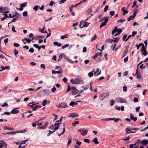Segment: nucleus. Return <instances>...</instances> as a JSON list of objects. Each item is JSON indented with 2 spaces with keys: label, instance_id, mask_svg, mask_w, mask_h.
<instances>
[{
  "label": "nucleus",
  "instance_id": "8",
  "mask_svg": "<svg viewBox=\"0 0 148 148\" xmlns=\"http://www.w3.org/2000/svg\"><path fill=\"white\" fill-rule=\"evenodd\" d=\"M71 90L72 91V94L73 95H75L79 94V90L76 89L75 87H73L71 88Z\"/></svg>",
  "mask_w": 148,
  "mask_h": 148
},
{
  "label": "nucleus",
  "instance_id": "24",
  "mask_svg": "<svg viewBox=\"0 0 148 148\" xmlns=\"http://www.w3.org/2000/svg\"><path fill=\"white\" fill-rule=\"evenodd\" d=\"M118 31V29L117 28V27H115L114 28V30H113L112 32V35H113L116 32H117Z\"/></svg>",
  "mask_w": 148,
  "mask_h": 148
},
{
  "label": "nucleus",
  "instance_id": "13",
  "mask_svg": "<svg viewBox=\"0 0 148 148\" xmlns=\"http://www.w3.org/2000/svg\"><path fill=\"white\" fill-rule=\"evenodd\" d=\"M49 123L48 122H47L44 125H43L41 127H38V129H45L47 126L48 125V124Z\"/></svg>",
  "mask_w": 148,
  "mask_h": 148
},
{
  "label": "nucleus",
  "instance_id": "47",
  "mask_svg": "<svg viewBox=\"0 0 148 148\" xmlns=\"http://www.w3.org/2000/svg\"><path fill=\"white\" fill-rule=\"evenodd\" d=\"M130 136H128L127 137H126L125 138L123 139H122L124 141H128L130 140Z\"/></svg>",
  "mask_w": 148,
  "mask_h": 148
},
{
  "label": "nucleus",
  "instance_id": "32",
  "mask_svg": "<svg viewBox=\"0 0 148 148\" xmlns=\"http://www.w3.org/2000/svg\"><path fill=\"white\" fill-rule=\"evenodd\" d=\"M134 18V17L132 15H131L128 18L127 21H130V20H133Z\"/></svg>",
  "mask_w": 148,
  "mask_h": 148
},
{
  "label": "nucleus",
  "instance_id": "46",
  "mask_svg": "<svg viewBox=\"0 0 148 148\" xmlns=\"http://www.w3.org/2000/svg\"><path fill=\"white\" fill-rule=\"evenodd\" d=\"M16 132H8L6 133L7 134H12L14 135L16 134Z\"/></svg>",
  "mask_w": 148,
  "mask_h": 148
},
{
  "label": "nucleus",
  "instance_id": "26",
  "mask_svg": "<svg viewBox=\"0 0 148 148\" xmlns=\"http://www.w3.org/2000/svg\"><path fill=\"white\" fill-rule=\"evenodd\" d=\"M90 23H88V22L85 21V22L83 23V25L84 27H86L89 25Z\"/></svg>",
  "mask_w": 148,
  "mask_h": 148
},
{
  "label": "nucleus",
  "instance_id": "55",
  "mask_svg": "<svg viewBox=\"0 0 148 148\" xmlns=\"http://www.w3.org/2000/svg\"><path fill=\"white\" fill-rule=\"evenodd\" d=\"M146 48H145L144 45L142 46V49L141 50V52H143L144 50H145Z\"/></svg>",
  "mask_w": 148,
  "mask_h": 148
},
{
  "label": "nucleus",
  "instance_id": "53",
  "mask_svg": "<svg viewBox=\"0 0 148 148\" xmlns=\"http://www.w3.org/2000/svg\"><path fill=\"white\" fill-rule=\"evenodd\" d=\"M53 4H55V3L53 1H51V2H50V3L49 4V5L50 6H52L53 5Z\"/></svg>",
  "mask_w": 148,
  "mask_h": 148
},
{
  "label": "nucleus",
  "instance_id": "9",
  "mask_svg": "<svg viewBox=\"0 0 148 148\" xmlns=\"http://www.w3.org/2000/svg\"><path fill=\"white\" fill-rule=\"evenodd\" d=\"M62 54V58L66 60L71 63H73V62H74V61H72L66 55L63 53Z\"/></svg>",
  "mask_w": 148,
  "mask_h": 148
},
{
  "label": "nucleus",
  "instance_id": "34",
  "mask_svg": "<svg viewBox=\"0 0 148 148\" xmlns=\"http://www.w3.org/2000/svg\"><path fill=\"white\" fill-rule=\"evenodd\" d=\"M125 130L126 131V133L129 134L130 133V127H127L126 128Z\"/></svg>",
  "mask_w": 148,
  "mask_h": 148
},
{
  "label": "nucleus",
  "instance_id": "40",
  "mask_svg": "<svg viewBox=\"0 0 148 148\" xmlns=\"http://www.w3.org/2000/svg\"><path fill=\"white\" fill-rule=\"evenodd\" d=\"M97 38V36L96 34H95L94 36L92 37L91 39V41H92L95 40Z\"/></svg>",
  "mask_w": 148,
  "mask_h": 148
},
{
  "label": "nucleus",
  "instance_id": "41",
  "mask_svg": "<svg viewBox=\"0 0 148 148\" xmlns=\"http://www.w3.org/2000/svg\"><path fill=\"white\" fill-rule=\"evenodd\" d=\"M62 58V54H60L59 55L58 58V62H60Z\"/></svg>",
  "mask_w": 148,
  "mask_h": 148
},
{
  "label": "nucleus",
  "instance_id": "28",
  "mask_svg": "<svg viewBox=\"0 0 148 148\" xmlns=\"http://www.w3.org/2000/svg\"><path fill=\"white\" fill-rule=\"evenodd\" d=\"M17 18L18 17H17L16 18H13L12 21H10L9 23H8V25L10 23H11L12 22H14L15 21H16L17 20Z\"/></svg>",
  "mask_w": 148,
  "mask_h": 148
},
{
  "label": "nucleus",
  "instance_id": "3",
  "mask_svg": "<svg viewBox=\"0 0 148 148\" xmlns=\"http://www.w3.org/2000/svg\"><path fill=\"white\" fill-rule=\"evenodd\" d=\"M116 100L117 102L120 103H126L127 101L125 99H123L120 97L116 98Z\"/></svg>",
  "mask_w": 148,
  "mask_h": 148
},
{
  "label": "nucleus",
  "instance_id": "60",
  "mask_svg": "<svg viewBox=\"0 0 148 148\" xmlns=\"http://www.w3.org/2000/svg\"><path fill=\"white\" fill-rule=\"evenodd\" d=\"M108 7H109L108 5L106 6L105 7L104 9V12H106V11H107L108 10Z\"/></svg>",
  "mask_w": 148,
  "mask_h": 148
},
{
  "label": "nucleus",
  "instance_id": "63",
  "mask_svg": "<svg viewBox=\"0 0 148 148\" xmlns=\"http://www.w3.org/2000/svg\"><path fill=\"white\" fill-rule=\"evenodd\" d=\"M56 90V88L55 87H53L51 89V91L53 92H55Z\"/></svg>",
  "mask_w": 148,
  "mask_h": 148
},
{
  "label": "nucleus",
  "instance_id": "15",
  "mask_svg": "<svg viewBox=\"0 0 148 148\" xmlns=\"http://www.w3.org/2000/svg\"><path fill=\"white\" fill-rule=\"evenodd\" d=\"M142 145L147 146L148 144V140H142L140 142Z\"/></svg>",
  "mask_w": 148,
  "mask_h": 148
},
{
  "label": "nucleus",
  "instance_id": "29",
  "mask_svg": "<svg viewBox=\"0 0 148 148\" xmlns=\"http://www.w3.org/2000/svg\"><path fill=\"white\" fill-rule=\"evenodd\" d=\"M27 4V2L23 3L21 4L20 6L23 8L25 7L26 6Z\"/></svg>",
  "mask_w": 148,
  "mask_h": 148
},
{
  "label": "nucleus",
  "instance_id": "31",
  "mask_svg": "<svg viewBox=\"0 0 148 148\" xmlns=\"http://www.w3.org/2000/svg\"><path fill=\"white\" fill-rule=\"evenodd\" d=\"M92 11V10L91 8H89L86 12V14H90Z\"/></svg>",
  "mask_w": 148,
  "mask_h": 148
},
{
  "label": "nucleus",
  "instance_id": "50",
  "mask_svg": "<svg viewBox=\"0 0 148 148\" xmlns=\"http://www.w3.org/2000/svg\"><path fill=\"white\" fill-rule=\"evenodd\" d=\"M11 113H10L9 112H4L3 113V114H1V115H3V114H5V115H10V114Z\"/></svg>",
  "mask_w": 148,
  "mask_h": 148
},
{
  "label": "nucleus",
  "instance_id": "27",
  "mask_svg": "<svg viewBox=\"0 0 148 148\" xmlns=\"http://www.w3.org/2000/svg\"><path fill=\"white\" fill-rule=\"evenodd\" d=\"M89 87V86L88 85H86L85 86H82V88H83L84 90H87Z\"/></svg>",
  "mask_w": 148,
  "mask_h": 148
},
{
  "label": "nucleus",
  "instance_id": "38",
  "mask_svg": "<svg viewBox=\"0 0 148 148\" xmlns=\"http://www.w3.org/2000/svg\"><path fill=\"white\" fill-rule=\"evenodd\" d=\"M28 141V139H27V140H23V141H22L21 142H20V145H22V144H25Z\"/></svg>",
  "mask_w": 148,
  "mask_h": 148
},
{
  "label": "nucleus",
  "instance_id": "39",
  "mask_svg": "<svg viewBox=\"0 0 148 148\" xmlns=\"http://www.w3.org/2000/svg\"><path fill=\"white\" fill-rule=\"evenodd\" d=\"M39 8V6L38 5H35L33 9L36 11L38 10V9Z\"/></svg>",
  "mask_w": 148,
  "mask_h": 148
},
{
  "label": "nucleus",
  "instance_id": "19",
  "mask_svg": "<svg viewBox=\"0 0 148 148\" xmlns=\"http://www.w3.org/2000/svg\"><path fill=\"white\" fill-rule=\"evenodd\" d=\"M95 71V69H94L92 71H91L90 72H89L88 73V76L90 77H92L93 76V72Z\"/></svg>",
  "mask_w": 148,
  "mask_h": 148
},
{
  "label": "nucleus",
  "instance_id": "4",
  "mask_svg": "<svg viewBox=\"0 0 148 148\" xmlns=\"http://www.w3.org/2000/svg\"><path fill=\"white\" fill-rule=\"evenodd\" d=\"M75 79L76 81V82L77 83V84H83L84 83V82L81 78L79 76L77 77H75Z\"/></svg>",
  "mask_w": 148,
  "mask_h": 148
},
{
  "label": "nucleus",
  "instance_id": "1",
  "mask_svg": "<svg viewBox=\"0 0 148 148\" xmlns=\"http://www.w3.org/2000/svg\"><path fill=\"white\" fill-rule=\"evenodd\" d=\"M78 131L80 132V134L82 136H84L87 135L88 133V130L84 128L79 129Z\"/></svg>",
  "mask_w": 148,
  "mask_h": 148
},
{
  "label": "nucleus",
  "instance_id": "58",
  "mask_svg": "<svg viewBox=\"0 0 148 148\" xmlns=\"http://www.w3.org/2000/svg\"><path fill=\"white\" fill-rule=\"evenodd\" d=\"M130 130H138V128L135 127V128H133L132 127H131V128H130Z\"/></svg>",
  "mask_w": 148,
  "mask_h": 148
},
{
  "label": "nucleus",
  "instance_id": "12",
  "mask_svg": "<svg viewBox=\"0 0 148 148\" xmlns=\"http://www.w3.org/2000/svg\"><path fill=\"white\" fill-rule=\"evenodd\" d=\"M79 116V115L77 113H71L69 116V117H71L73 118H75L76 117H77Z\"/></svg>",
  "mask_w": 148,
  "mask_h": 148
},
{
  "label": "nucleus",
  "instance_id": "11",
  "mask_svg": "<svg viewBox=\"0 0 148 148\" xmlns=\"http://www.w3.org/2000/svg\"><path fill=\"white\" fill-rule=\"evenodd\" d=\"M63 118V116H61L60 120H58L56 121V123L54 124V126H58L62 123L61 121L62 120V118Z\"/></svg>",
  "mask_w": 148,
  "mask_h": 148
},
{
  "label": "nucleus",
  "instance_id": "54",
  "mask_svg": "<svg viewBox=\"0 0 148 148\" xmlns=\"http://www.w3.org/2000/svg\"><path fill=\"white\" fill-rule=\"evenodd\" d=\"M27 15V11H25L23 13V15L24 16H26Z\"/></svg>",
  "mask_w": 148,
  "mask_h": 148
},
{
  "label": "nucleus",
  "instance_id": "23",
  "mask_svg": "<svg viewBox=\"0 0 148 148\" xmlns=\"http://www.w3.org/2000/svg\"><path fill=\"white\" fill-rule=\"evenodd\" d=\"M24 40H26V42L28 43H30L31 41V40L25 38H24V39H23L22 40V41H24Z\"/></svg>",
  "mask_w": 148,
  "mask_h": 148
},
{
  "label": "nucleus",
  "instance_id": "61",
  "mask_svg": "<svg viewBox=\"0 0 148 148\" xmlns=\"http://www.w3.org/2000/svg\"><path fill=\"white\" fill-rule=\"evenodd\" d=\"M49 129L52 130H54V125H51L50 127H49Z\"/></svg>",
  "mask_w": 148,
  "mask_h": 148
},
{
  "label": "nucleus",
  "instance_id": "10",
  "mask_svg": "<svg viewBox=\"0 0 148 148\" xmlns=\"http://www.w3.org/2000/svg\"><path fill=\"white\" fill-rule=\"evenodd\" d=\"M41 91L43 92L44 93V95H43L44 96L48 95H49L50 92L49 90L47 89L42 90H41Z\"/></svg>",
  "mask_w": 148,
  "mask_h": 148
},
{
  "label": "nucleus",
  "instance_id": "62",
  "mask_svg": "<svg viewBox=\"0 0 148 148\" xmlns=\"http://www.w3.org/2000/svg\"><path fill=\"white\" fill-rule=\"evenodd\" d=\"M125 20H126L125 19H120L118 21V22H124Z\"/></svg>",
  "mask_w": 148,
  "mask_h": 148
},
{
  "label": "nucleus",
  "instance_id": "48",
  "mask_svg": "<svg viewBox=\"0 0 148 148\" xmlns=\"http://www.w3.org/2000/svg\"><path fill=\"white\" fill-rule=\"evenodd\" d=\"M101 73V70H100L99 71V73H97V74H96V73H94V75L96 77L97 76L100 75Z\"/></svg>",
  "mask_w": 148,
  "mask_h": 148
},
{
  "label": "nucleus",
  "instance_id": "56",
  "mask_svg": "<svg viewBox=\"0 0 148 148\" xmlns=\"http://www.w3.org/2000/svg\"><path fill=\"white\" fill-rule=\"evenodd\" d=\"M123 90L124 91L126 92L127 90V88L126 86H124L123 87Z\"/></svg>",
  "mask_w": 148,
  "mask_h": 148
},
{
  "label": "nucleus",
  "instance_id": "49",
  "mask_svg": "<svg viewBox=\"0 0 148 148\" xmlns=\"http://www.w3.org/2000/svg\"><path fill=\"white\" fill-rule=\"evenodd\" d=\"M69 44H66L62 46V48L63 49H64L65 48L69 46Z\"/></svg>",
  "mask_w": 148,
  "mask_h": 148
},
{
  "label": "nucleus",
  "instance_id": "43",
  "mask_svg": "<svg viewBox=\"0 0 148 148\" xmlns=\"http://www.w3.org/2000/svg\"><path fill=\"white\" fill-rule=\"evenodd\" d=\"M68 36V34H65L64 36H61L60 38L61 39H64V38H67V36Z\"/></svg>",
  "mask_w": 148,
  "mask_h": 148
},
{
  "label": "nucleus",
  "instance_id": "52",
  "mask_svg": "<svg viewBox=\"0 0 148 148\" xmlns=\"http://www.w3.org/2000/svg\"><path fill=\"white\" fill-rule=\"evenodd\" d=\"M115 14V12L113 11H110V14L111 15V16H112L114 15Z\"/></svg>",
  "mask_w": 148,
  "mask_h": 148
},
{
  "label": "nucleus",
  "instance_id": "14",
  "mask_svg": "<svg viewBox=\"0 0 148 148\" xmlns=\"http://www.w3.org/2000/svg\"><path fill=\"white\" fill-rule=\"evenodd\" d=\"M17 109H18V108H15L13 109L12 110L11 112V113L12 114H16L18 113L19 112V111L18 110H17Z\"/></svg>",
  "mask_w": 148,
  "mask_h": 148
},
{
  "label": "nucleus",
  "instance_id": "37",
  "mask_svg": "<svg viewBox=\"0 0 148 148\" xmlns=\"http://www.w3.org/2000/svg\"><path fill=\"white\" fill-rule=\"evenodd\" d=\"M5 8L0 7V13H3V11H5Z\"/></svg>",
  "mask_w": 148,
  "mask_h": 148
},
{
  "label": "nucleus",
  "instance_id": "6",
  "mask_svg": "<svg viewBox=\"0 0 148 148\" xmlns=\"http://www.w3.org/2000/svg\"><path fill=\"white\" fill-rule=\"evenodd\" d=\"M138 67L136 71L135 75H136L137 76V78L138 79H140V81H141L142 80V79L141 78H141L142 77V76L140 74V72H138Z\"/></svg>",
  "mask_w": 148,
  "mask_h": 148
},
{
  "label": "nucleus",
  "instance_id": "33",
  "mask_svg": "<svg viewBox=\"0 0 148 148\" xmlns=\"http://www.w3.org/2000/svg\"><path fill=\"white\" fill-rule=\"evenodd\" d=\"M70 82L72 84H77V83L76 82V81L75 80H74L73 79H71L70 80Z\"/></svg>",
  "mask_w": 148,
  "mask_h": 148
},
{
  "label": "nucleus",
  "instance_id": "51",
  "mask_svg": "<svg viewBox=\"0 0 148 148\" xmlns=\"http://www.w3.org/2000/svg\"><path fill=\"white\" fill-rule=\"evenodd\" d=\"M5 129L6 130H14V128H9L7 127H5Z\"/></svg>",
  "mask_w": 148,
  "mask_h": 148
},
{
  "label": "nucleus",
  "instance_id": "18",
  "mask_svg": "<svg viewBox=\"0 0 148 148\" xmlns=\"http://www.w3.org/2000/svg\"><path fill=\"white\" fill-rule=\"evenodd\" d=\"M128 49H129V46H127L126 47L125 50L123 52V57H124L126 56V55L127 53V51L128 50Z\"/></svg>",
  "mask_w": 148,
  "mask_h": 148
},
{
  "label": "nucleus",
  "instance_id": "57",
  "mask_svg": "<svg viewBox=\"0 0 148 148\" xmlns=\"http://www.w3.org/2000/svg\"><path fill=\"white\" fill-rule=\"evenodd\" d=\"M114 101L113 100L110 101V104L111 106H113L114 103Z\"/></svg>",
  "mask_w": 148,
  "mask_h": 148
},
{
  "label": "nucleus",
  "instance_id": "64",
  "mask_svg": "<svg viewBox=\"0 0 148 148\" xmlns=\"http://www.w3.org/2000/svg\"><path fill=\"white\" fill-rule=\"evenodd\" d=\"M14 47H18L20 45H19V44L18 43L15 42V43H14Z\"/></svg>",
  "mask_w": 148,
  "mask_h": 148
},
{
  "label": "nucleus",
  "instance_id": "20",
  "mask_svg": "<svg viewBox=\"0 0 148 148\" xmlns=\"http://www.w3.org/2000/svg\"><path fill=\"white\" fill-rule=\"evenodd\" d=\"M71 136H69L68 137V138L69 139L67 143V146H69V145L71 143L72 141H71Z\"/></svg>",
  "mask_w": 148,
  "mask_h": 148
},
{
  "label": "nucleus",
  "instance_id": "25",
  "mask_svg": "<svg viewBox=\"0 0 148 148\" xmlns=\"http://www.w3.org/2000/svg\"><path fill=\"white\" fill-rule=\"evenodd\" d=\"M53 44L54 45H56L58 47H60L62 45L61 43H59L57 42H54Z\"/></svg>",
  "mask_w": 148,
  "mask_h": 148
},
{
  "label": "nucleus",
  "instance_id": "7",
  "mask_svg": "<svg viewBox=\"0 0 148 148\" xmlns=\"http://www.w3.org/2000/svg\"><path fill=\"white\" fill-rule=\"evenodd\" d=\"M57 107L58 108H65L68 107V106L66 103L62 102L60 103L57 106Z\"/></svg>",
  "mask_w": 148,
  "mask_h": 148
},
{
  "label": "nucleus",
  "instance_id": "35",
  "mask_svg": "<svg viewBox=\"0 0 148 148\" xmlns=\"http://www.w3.org/2000/svg\"><path fill=\"white\" fill-rule=\"evenodd\" d=\"M106 22H102L100 26V28H101L102 27H103L104 26L106 25Z\"/></svg>",
  "mask_w": 148,
  "mask_h": 148
},
{
  "label": "nucleus",
  "instance_id": "45",
  "mask_svg": "<svg viewBox=\"0 0 148 148\" xmlns=\"http://www.w3.org/2000/svg\"><path fill=\"white\" fill-rule=\"evenodd\" d=\"M142 53L144 56H146L147 55L148 53L147 51L145 50H144L143 52H142Z\"/></svg>",
  "mask_w": 148,
  "mask_h": 148
},
{
  "label": "nucleus",
  "instance_id": "30",
  "mask_svg": "<svg viewBox=\"0 0 148 148\" xmlns=\"http://www.w3.org/2000/svg\"><path fill=\"white\" fill-rule=\"evenodd\" d=\"M106 41H107L109 43H112V42H114V41H116L115 40H114L113 39H107Z\"/></svg>",
  "mask_w": 148,
  "mask_h": 148
},
{
  "label": "nucleus",
  "instance_id": "22",
  "mask_svg": "<svg viewBox=\"0 0 148 148\" xmlns=\"http://www.w3.org/2000/svg\"><path fill=\"white\" fill-rule=\"evenodd\" d=\"M42 107V106H40L39 105H36L33 108L32 111H36L38 108H39Z\"/></svg>",
  "mask_w": 148,
  "mask_h": 148
},
{
  "label": "nucleus",
  "instance_id": "36",
  "mask_svg": "<svg viewBox=\"0 0 148 148\" xmlns=\"http://www.w3.org/2000/svg\"><path fill=\"white\" fill-rule=\"evenodd\" d=\"M52 73L53 74H56V73H61L60 71H56L54 70H53L52 71Z\"/></svg>",
  "mask_w": 148,
  "mask_h": 148
},
{
  "label": "nucleus",
  "instance_id": "17",
  "mask_svg": "<svg viewBox=\"0 0 148 148\" xmlns=\"http://www.w3.org/2000/svg\"><path fill=\"white\" fill-rule=\"evenodd\" d=\"M108 16H105L103 17L102 18V19L100 20V21L102 22L103 21H104V22H106V23H107L108 21Z\"/></svg>",
  "mask_w": 148,
  "mask_h": 148
},
{
  "label": "nucleus",
  "instance_id": "5",
  "mask_svg": "<svg viewBox=\"0 0 148 148\" xmlns=\"http://www.w3.org/2000/svg\"><path fill=\"white\" fill-rule=\"evenodd\" d=\"M8 145L3 141H0V148H8Z\"/></svg>",
  "mask_w": 148,
  "mask_h": 148
},
{
  "label": "nucleus",
  "instance_id": "21",
  "mask_svg": "<svg viewBox=\"0 0 148 148\" xmlns=\"http://www.w3.org/2000/svg\"><path fill=\"white\" fill-rule=\"evenodd\" d=\"M92 142L95 143V144H98L99 143L97 140V137L95 138L92 140Z\"/></svg>",
  "mask_w": 148,
  "mask_h": 148
},
{
  "label": "nucleus",
  "instance_id": "44",
  "mask_svg": "<svg viewBox=\"0 0 148 148\" xmlns=\"http://www.w3.org/2000/svg\"><path fill=\"white\" fill-rule=\"evenodd\" d=\"M113 38L114 39V40H116V41H114V42H117L119 39V37H117L116 38H115L113 36Z\"/></svg>",
  "mask_w": 148,
  "mask_h": 148
},
{
  "label": "nucleus",
  "instance_id": "2",
  "mask_svg": "<svg viewBox=\"0 0 148 148\" xmlns=\"http://www.w3.org/2000/svg\"><path fill=\"white\" fill-rule=\"evenodd\" d=\"M109 95V94L108 92L102 93L100 95L99 99L100 100H103Z\"/></svg>",
  "mask_w": 148,
  "mask_h": 148
},
{
  "label": "nucleus",
  "instance_id": "42",
  "mask_svg": "<svg viewBox=\"0 0 148 148\" xmlns=\"http://www.w3.org/2000/svg\"><path fill=\"white\" fill-rule=\"evenodd\" d=\"M47 103V100L46 99H45L43 101V102H42V105L44 106H45V105H46Z\"/></svg>",
  "mask_w": 148,
  "mask_h": 148
},
{
  "label": "nucleus",
  "instance_id": "16",
  "mask_svg": "<svg viewBox=\"0 0 148 148\" xmlns=\"http://www.w3.org/2000/svg\"><path fill=\"white\" fill-rule=\"evenodd\" d=\"M130 118L131 120H133L134 122H135L137 119V117H134V115L132 113L130 114Z\"/></svg>",
  "mask_w": 148,
  "mask_h": 148
},
{
  "label": "nucleus",
  "instance_id": "59",
  "mask_svg": "<svg viewBox=\"0 0 148 148\" xmlns=\"http://www.w3.org/2000/svg\"><path fill=\"white\" fill-rule=\"evenodd\" d=\"M14 55L16 56L18 53V51L16 49H15L14 51Z\"/></svg>",
  "mask_w": 148,
  "mask_h": 148
}]
</instances>
